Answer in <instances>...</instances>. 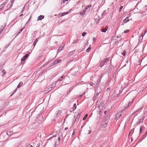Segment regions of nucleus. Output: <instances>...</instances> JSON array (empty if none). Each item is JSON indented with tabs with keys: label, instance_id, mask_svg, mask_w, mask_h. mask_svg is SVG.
<instances>
[{
	"label": "nucleus",
	"instance_id": "1",
	"mask_svg": "<svg viewBox=\"0 0 147 147\" xmlns=\"http://www.w3.org/2000/svg\"><path fill=\"white\" fill-rule=\"evenodd\" d=\"M72 10V9H70L69 11H68L67 12H63L62 13H59V15L61 16H62L65 15L67 14H68L70 12H71V11Z\"/></svg>",
	"mask_w": 147,
	"mask_h": 147
},
{
	"label": "nucleus",
	"instance_id": "2",
	"mask_svg": "<svg viewBox=\"0 0 147 147\" xmlns=\"http://www.w3.org/2000/svg\"><path fill=\"white\" fill-rule=\"evenodd\" d=\"M44 16L43 15H40L37 18V21L41 20L44 18Z\"/></svg>",
	"mask_w": 147,
	"mask_h": 147
},
{
	"label": "nucleus",
	"instance_id": "3",
	"mask_svg": "<svg viewBox=\"0 0 147 147\" xmlns=\"http://www.w3.org/2000/svg\"><path fill=\"white\" fill-rule=\"evenodd\" d=\"M28 54H26L22 57V61H24L28 57Z\"/></svg>",
	"mask_w": 147,
	"mask_h": 147
},
{
	"label": "nucleus",
	"instance_id": "4",
	"mask_svg": "<svg viewBox=\"0 0 147 147\" xmlns=\"http://www.w3.org/2000/svg\"><path fill=\"white\" fill-rule=\"evenodd\" d=\"M121 115V113H117V114L116 115V119H118L120 117Z\"/></svg>",
	"mask_w": 147,
	"mask_h": 147
},
{
	"label": "nucleus",
	"instance_id": "5",
	"mask_svg": "<svg viewBox=\"0 0 147 147\" xmlns=\"http://www.w3.org/2000/svg\"><path fill=\"white\" fill-rule=\"evenodd\" d=\"M64 45V44H63ZM64 45L62 47H60L59 49L57 50V52H59L60 51L62 50L63 49L64 47Z\"/></svg>",
	"mask_w": 147,
	"mask_h": 147
},
{
	"label": "nucleus",
	"instance_id": "6",
	"mask_svg": "<svg viewBox=\"0 0 147 147\" xmlns=\"http://www.w3.org/2000/svg\"><path fill=\"white\" fill-rule=\"evenodd\" d=\"M128 17H126L125 19L123 20V22L124 23H126L127 22H128L129 21V20L128 19Z\"/></svg>",
	"mask_w": 147,
	"mask_h": 147
},
{
	"label": "nucleus",
	"instance_id": "7",
	"mask_svg": "<svg viewBox=\"0 0 147 147\" xmlns=\"http://www.w3.org/2000/svg\"><path fill=\"white\" fill-rule=\"evenodd\" d=\"M61 61V59H59V60H57V61H55L54 63V65H55L58 63H59Z\"/></svg>",
	"mask_w": 147,
	"mask_h": 147
},
{
	"label": "nucleus",
	"instance_id": "8",
	"mask_svg": "<svg viewBox=\"0 0 147 147\" xmlns=\"http://www.w3.org/2000/svg\"><path fill=\"white\" fill-rule=\"evenodd\" d=\"M86 12V10H83L80 12V14L82 15H84L85 13Z\"/></svg>",
	"mask_w": 147,
	"mask_h": 147
},
{
	"label": "nucleus",
	"instance_id": "9",
	"mask_svg": "<svg viewBox=\"0 0 147 147\" xmlns=\"http://www.w3.org/2000/svg\"><path fill=\"white\" fill-rule=\"evenodd\" d=\"M108 29V27H106L105 28L103 29L102 30V32H105Z\"/></svg>",
	"mask_w": 147,
	"mask_h": 147
},
{
	"label": "nucleus",
	"instance_id": "10",
	"mask_svg": "<svg viewBox=\"0 0 147 147\" xmlns=\"http://www.w3.org/2000/svg\"><path fill=\"white\" fill-rule=\"evenodd\" d=\"M23 85V83L22 82H20L17 86V88H19Z\"/></svg>",
	"mask_w": 147,
	"mask_h": 147
},
{
	"label": "nucleus",
	"instance_id": "11",
	"mask_svg": "<svg viewBox=\"0 0 147 147\" xmlns=\"http://www.w3.org/2000/svg\"><path fill=\"white\" fill-rule=\"evenodd\" d=\"M61 113L62 111H59L57 114V116H59L61 115Z\"/></svg>",
	"mask_w": 147,
	"mask_h": 147
},
{
	"label": "nucleus",
	"instance_id": "12",
	"mask_svg": "<svg viewBox=\"0 0 147 147\" xmlns=\"http://www.w3.org/2000/svg\"><path fill=\"white\" fill-rule=\"evenodd\" d=\"M109 60V58H106L105 59L103 60V63H105V62H107Z\"/></svg>",
	"mask_w": 147,
	"mask_h": 147
},
{
	"label": "nucleus",
	"instance_id": "13",
	"mask_svg": "<svg viewBox=\"0 0 147 147\" xmlns=\"http://www.w3.org/2000/svg\"><path fill=\"white\" fill-rule=\"evenodd\" d=\"M91 6V5H89L86 6L85 8V10L89 8Z\"/></svg>",
	"mask_w": 147,
	"mask_h": 147
},
{
	"label": "nucleus",
	"instance_id": "14",
	"mask_svg": "<svg viewBox=\"0 0 147 147\" xmlns=\"http://www.w3.org/2000/svg\"><path fill=\"white\" fill-rule=\"evenodd\" d=\"M38 38L36 39L35 40V41H34V43H33V45L34 46H35V45H36V43H37V42L38 41Z\"/></svg>",
	"mask_w": 147,
	"mask_h": 147
},
{
	"label": "nucleus",
	"instance_id": "15",
	"mask_svg": "<svg viewBox=\"0 0 147 147\" xmlns=\"http://www.w3.org/2000/svg\"><path fill=\"white\" fill-rule=\"evenodd\" d=\"M5 5V3H3L0 5V9H1L2 8H3L4 7Z\"/></svg>",
	"mask_w": 147,
	"mask_h": 147
},
{
	"label": "nucleus",
	"instance_id": "16",
	"mask_svg": "<svg viewBox=\"0 0 147 147\" xmlns=\"http://www.w3.org/2000/svg\"><path fill=\"white\" fill-rule=\"evenodd\" d=\"M91 49V47L90 45V46L89 47H88V48L86 50V51L87 52H88Z\"/></svg>",
	"mask_w": 147,
	"mask_h": 147
},
{
	"label": "nucleus",
	"instance_id": "17",
	"mask_svg": "<svg viewBox=\"0 0 147 147\" xmlns=\"http://www.w3.org/2000/svg\"><path fill=\"white\" fill-rule=\"evenodd\" d=\"M88 116V115L87 114H86L85 116L83 118V120H85L86 118Z\"/></svg>",
	"mask_w": 147,
	"mask_h": 147
},
{
	"label": "nucleus",
	"instance_id": "18",
	"mask_svg": "<svg viewBox=\"0 0 147 147\" xmlns=\"http://www.w3.org/2000/svg\"><path fill=\"white\" fill-rule=\"evenodd\" d=\"M133 100L132 101H131V102L129 103V104H128V105L127 106V108H128L130 105H131V104L133 102Z\"/></svg>",
	"mask_w": 147,
	"mask_h": 147
},
{
	"label": "nucleus",
	"instance_id": "19",
	"mask_svg": "<svg viewBox=\"0 0 147 147\" xmlns=\"http://www.w3.org/2000/svg\"><path fill=\"white\" fill-rule=\"evenodd\" d=\"M133 100L132 101H131V102L129 103V104H128V105L127 106V108H128L130 105H131V104L133 102Z\"/></svg>",
	"mask_w": 147,
	"mask_h": 147
},
{
	"label": "nucleus",
	"instance_id": "20",
	"mask_svg": "<svg viewBox=\"0 0 147 147\" xmlns=\"http://www.w3.org/2000/svg\"><path fill=\"white\" fill-rule=\"evenodd\" d=\"M86 34V33L85 32H83L82 34V36H84Z\"/></svg>",
	"mask_w": 147,
	"mask_h": 147
},
{
	"label": "nucleus",
	"instance_id": "21",
	"mask_svg": "<svg viewBox=\"0 0 147 147\" xmlns=\"http://www.w3.org/2000/svg\"><path fill=\"white\" fill-rule=\"evenodd\" d=\"M100 82V79H98L97 80V84H98Z\"/></svg>",
	"mask_w": 147,
	"mask_h": 147
},
{
	"label": "nucleus",
	"instance_id": "22",
	"mask_svg": "<svg viewBox=\"0 0 147 147\" xmlns=\"http://www.w3.org/2000/svg\"><path fill=\"white\" fill-rule=\"evenodd\" d=\"M76 104H74V105L73 110H74L75 109H76Z\"/></svg>",
	"mask_w": 147,
	"mask_h": 147
},
{
	"label": "nucleus",
	"instance_id": "23",
	"mask_svg": "<svg viewBox=\"0 0 147 147\" xmlns=\"http://www.w3.org/2000/svg\"><path fill=\"white\" fill-rule=\"evenodd\" d=\"M104 63H103L102 62L100 65L99 66L100 67H102V66H103V65H104Z\"/></svg>",
	"mask_w": 147,
	"mask_h": 147
},
{
	"label": "nucleus",
	"instance_id": "24",
	"mask_svg": "<svg viewBox=\"0 0 147 147\" xmlns=\"http://www.w3.org/2000/svg\"><path fill=\"white\" fill-rule=\"evenodd\" d=\"M75 132H76V129H74V130H73V133H72V135H74L75 134Z\"/></svg>",
	"mask_w": 147,
	"mask_h": 147
},
{
	"label": "nucleus",
	"instance_id": "25",
	"mask_svg": "<svg viewBox=\"0 0 147 147\" xmlns=\"http://www.w3.org/2000/svg\"><path fill=\"white\" fill-rule=\"evenodd\" d=\"M122 54L123 56H125L126 54V52L125 51H123L122 53Z\"/></svg>",
	"mask_w": 147,
	"mask_h": 147
},
{
	"label": "nucleus",
	"instance_id": "26",
	"mask_svg": "<svg viewBox=\"0 0 147 147\" xmlns=\"http://www.w3.org/2000/svg\"><path fill=\"white\" fill-rule=\"evenodd\" d=\"M129 31V30H126L124 31V32L125 33H126L128 32Z\"/></svg>",
	"mask_w": 147,
	"mask_h": 147
},
{
	"label": "nucleus",
	"instance_id": "27",
	"mask_svg": "<svg viewBox=\"0 0 147 147\" xmlns=\"http://www.w3.org/2000/svg\"><path fill=\"white\" fill-rule=\"evenodd\" d=\"M30 20H31V16H30V17L29 18V19H28V21L27 22L26 24H27L28 23V22Z\"/></svg>",
	"mask_w": 147,
	"mask_h": 147
},
{
	"label": "nucleus",
	"instance_id": "28",
	"mask_svg": "<svg viewBox=\"0 0 147 147\" xmlns=\"http://www.w3.org/2000/svg\"><path fill=\"white\" fill-rule=\"evenodd\" d=\"M63 78V76H62L61 77L60 79H59V80H58V81H61L62 80V78Z\"/></svg>",
	"mask_w": 147,
	"mask_h": 147
},
{
	"label": "nucleus",
	"instance_id": "29",
	"mask_svg": "<svg viewBox=\"0 0 147 147\" xmlns=\"http://www.w3.org/2000/svg\"><path fill=\"white\" fill-rule=\"evenodd\" d=\"M2 73H3L4 74H5L6 73L5 70H3L2 71Z\"/></svg>",
	"mask_w": 147,
	"mask_h": 147
},
{
	"label": "nucleus",
	"instance_id": "30",
	"mask_svg": "<svg viewBox=\"0 0 147 147\" xmlns=\"http://www.w3.org/2000/svg\"><path fill=\"white\" fill-rule=\"evenodd\" d=\"M123 7L122 6H121L120 7V8L119 9V11H120L121 10V9L123 8Z\"/></svg>",
	"mask_w": 147,
	"mask_h": 147
},
{
	"label": "nucleus",
	"instance_id": "31",
	"mask_svg": "<svg viewBox=\"0 0 147 147\" xmlns=\"http://www.w3.org/2000/svg\"><path fill=\"white\" fill-rule=\"evenodd\" d=\"M56 136V135L55 136H53V137H51L49 139H48V140H51V138H53L54 137H55Z\"/></svg>",
	"mask_w": 147,
	"mask_h": 147
},
{
	"label": "nucleus",
	"instance_id": "32",
	"mask_svg": "<svg viewBox=\"0 0 147 147\" xmlns=\"http://www.w3.org/2000/svg\"><path fill=\"white\" fill-rule=\"evenodd\" d=\"M143 128L142 127H141L140 128V132H141V131L143 130Z\"/></svg>",
	"mask_w": 147,
	"mask_h": 147
},
{
	"label": "nucleus",
	"instance_id": "33",
	"mask_svg": "<svg viewBox=\"0 0 147 147\" xmlns=\"http://www.w3.org/2000/svg\"><path fill=\"white\" fill-rule=\"evenodd\" d=\"M24 28H22L20 30V32H19V33H20V32H21L23 30Z\"/></svg>",
	"mask_w": 147,
	"mask_h": 147
},
{
	"label": "nucleus",
	"instance_id": "34",
	"mask_svg": "<svg viewBox=\"0 0 147 147\" xmlns=\"http://www.w3.org/2000/svg\"><path fill=\"white\" fill-rule=\"evenodd\" d=\"M140 109H138V110H137L136 111V112H139V111H140Z\"/></svg>",
	"mask_w": 147,
	"mask_h": 147
},
{
	"label": "nucleus",
	"instance_id": "35",
	"mask_svg": "<svg viewBox=\"0 0 147 147\" xmlns=\"http://www.w3.org/2000/svg\"><path fill=\"white\" fill-rule=\"evenodd\" d=\"M28 147H33V146H32L31 145H29L28 146Z\"/></svg>",
	"mask_w": 147,
	"mask_h": 147
},
{
	"label": "nucleus",
	"instance_id": "36",
	"mask_svg": "<svg viewBox=\"0 0 147 147\" xmlns=\"http://www.w3.org/2000/svg\"><path fill=\"white\" fill-rule=\"evenodd\" d=\"M94 84L93 83L91 82L90 83V84L91 86H92Z\"/></svg>",
	"mask_w": 147,
	"mask_h": 147
},
{
	"label": "nucleus",
	"instance_id": "37",
	"mask_svg": "<svg viewBox=\"0 0 147 147\" xmlns=\"http://www.w3.org/2000/svg\"><path fill=\"white\" fill-rule=\"evenodd\" d=\"M93 40L94 42H95L96 40V39L95 38H94L93 39Z\"/></svg>",
	"mask_w": 147,
	"mask_h": 147
},
{
	"label": "nucleus",
	"instance_id": "38",
	"mask_svg": "<svg viewBox=\"0 0 147 147\" xmlns=\"http://www.w3.org/2000/svg\"><path fill=\"white\" fill-rule=\"evenodd\" d=\"M37 146H36V147H39L40 146V144H37Z\"/></svg>",
	"mask_w": 147,
	"mask_h": 147
},
{
	"label": "nucleus",
	"instance_id": "39",
	"mask_svg": "<svg viewBox=\"0 0 147 147\" xmlns=\"http://www.w3.org/2000/svg\"><path fill=\"white\" fill-rule=\"evenodd\" d=\"M68 0H64L63 1V3H65V1H67Z\"/></svg>",
	"mask_w": 147,
	"mask_h": 147
},
{
	"label": "nucleus",
	"instance_id": "40",
	"mask_svg": "<svg viewBox=\"0 0 147 147\" xmlns=\"http://www.w3.org/2000/svg\"><path fill=\"white\" fill-rule=\"evenodd\" d=\"M144 34H142V35H141V36L142 37V38H143V37L144 36Z\"/></svg>",
	"mask_w": 147,
	"mask_h": 147
},
{
	"label": "nucleus",
	"instance_id": "41",
	"mask_svg": "<svg viewBox=\"0 0 147 147\" xmlns=\"http://www.w3.org/2000/svg\"><path fill=\"white\" fill-rule=\"evenodd\" d=\"M9 133L10 132L9 131H7V135H9Z\"/></svg>",
	"mask_w": 147,
	"mask_h": 147
},
{
	"label": "nucleus",
	"instance_id": "42",
	"mask_svg": "<svg viewBox=\"0 0 147 147\" xmlns=\"http://www.w3.org/2000/svg\"><path fill=\"white\" fill-rule=\"evenodd\" d=\"M91 132V130H89V133H88V134H90Z\"/></svg>",
	"mask_w": 147,
	"mask_h": 147
},
{
	"label": "nucleus",
	"instance_id": "43",
	"mask_svg": "<svg viewBox=\"0 0 147 147\" xmlns=\"http://www.w3.org/2000/svg\"><path fill=\"white\" fill-rule=\"evenodd\" d=\"M146 30L145 31H144V34L145 35V34H146Z\"/></svg>",
	"mask_w": 147,
	"mask_h": 147
},
{
	"label": "nucleus",
	"instance_id": "44",
	"mask_svg": "<svg viewBox=\"0 0 147 147\" xmlns=\"http://www.w3.org/2000/svg\"><path fill=\"white\" fill-rule=\"evenodd\" d=\"M68 129V127H65V130H67Z\"/></svg>",
	"mask_w": 147,
	"mask_h": 147
},
{
	"label": "nucleus",
	"instance_id": "45",
	"mask_svg": "<svg viewBox=\"0 0 147 147\" xmlns=\"http://www.w3.org/2000/svg\"><path fill=\"white\" fill-rule=\"evenodd\" d=\"M58 139L59 141L60 140V137H58Z\"/></svg>",
	"mask_w": 147,
	"mask_h": 147
},
{
	"label": "nucleus",
	"instance_id": "46",
	"mask_svg": "<svg viewBox=\"0 0 147 147\" xmlns=\"http://www.w3.org/2000/svg\"><path fill=\"white\" fill-rule=\"evenodd\" d=\"M16 89L15 90V92H16Z\"/></svg>",
	"mask_w": 147,
	"mask_h": 147
},
{
	"label": "nucleus",
	"instance_id": "47",
	"mask_svg": "<svg viewBox=\"0 0 147 147\" xmlns=\"http://www.w3.org/2000/svg\"><path fill=\"white\" fill-rule=\"evenodd\" d=\"M22 15H23V14H21V15L20 16H22Z\"/></svg>",
	"mask_w": 147,
	"mask_h": 147
},
{
	"label": "nucleus",
	"instance_id": "48",
	"mask_svg": "<svg viewBox=\"0 0 147 147\" xmlns=\"http://www.w3.org/2000/svg\"><path fill=\"white\" fill-rule=\"evenodd\" d=\"M98 94H96V96H98Z\"/></svg>",
	"mask_w": 147,
	"mask_h": 147
},
{
	"label": "nucleus",
	"instance_id": "49",
	"mask_svg": "<svg viewBox=\"0 0 147 147\" xmlns=\"http://www.w3.org/2000/svg\"><path fill=\"white\" fill-rule=\"evenodd\" d=\"M106 113V111H105V112H104V113Z\"/></svg>",
	"mask_w": 147,
	"mask_h": 147
},
{
	"label": "nucleus",
	"instance_id": "50",
	"mask_svg": "<svg viewBox=\"0 0 147 147\" xmlns=\"http://www.w3.org/2000/svg\"><path fill=\"white\" fill-rule=\"evenodd\" d=\"M1 30L0 31V34H1Z\"/></svg>",
	"mask_w": 147,
	"mask_h": 147
},
{
	"label": "nucleus",
	"instance_id": "51",
	"mask_svg": "<svg viewBox=\"0 0 147 147\" xmlns=\"http://www.w3.org/2000/svg\"><path fill=\"white\" fill-rule=\"evenodd\" d=\"M1 65H0V70H1Z\"/></svg>",
	"mask_w": 147,
	"mask_h": 147
},
{
	"label": "nucleus",
	"instance_id": "52",
	"mask_svg": "<svg viewBox=\"0 0 147 147\" xmlns=\"http://www.w3.org/2000/svg\"><path fill=\"white\" fill-rule=\"evenodd\" d=\"M78 117H79V115H78Z\"/></svg>",
	"mask_w": 147,
	"mask_h": 147
},
{
	"label": "nucleus",
	"instance_id": "53",
	"mask_svg": "<svg viewBox=\"0 0 147 147\" xmlns=\"http://www.w3.org/2000/svg\"><path fill=\"white\" fill-rule=\"evenodd\" d=\"M76 116L75 115V116H74V118H75L76 117Z\"/></svg>",
	"mask_w": 147,
	"mask_h": 147
},
{
	"label": "nucleus",
	"instance_id": "54",
	"mask_svg": "<svg viewBox=\"0 0 147 147\" xmlns=\"http://www.w3.org/2000/svg\"><path fill=\"white\" fill-rule=\"evenodd\" d=\"M11 4H12L13 3H12V1H11Z\"/></svg>",
	"mask_w": 147,
	"mask_h": 147
}]
</instances>
